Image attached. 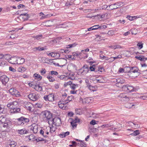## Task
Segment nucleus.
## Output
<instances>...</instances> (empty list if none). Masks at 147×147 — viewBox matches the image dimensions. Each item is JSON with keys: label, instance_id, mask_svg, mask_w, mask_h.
<instances>
[{"label": "nucleus", "instance_id": "nucleus-1", "mask_svg": "<svg viewBox=\"0 0 147 147\" xmlns=\"http://www.w3.org/2000/svg\"><path fill=\"white\" fill-rule=\"evenodd\" d=\"M16 120L18 125L22 126L27 125L30 121V119L29 118H27L23 116L16 119Z\"/></svg>", "mask_w": 147, "mask_h": 147}, {"label": "nucleus", "instance_id": "nucleus-2", "mask_svg": "<svg viewBox=\"0 0 147 147\" xmlns=\"http://www.w3.org/2000/svg\"><path fill=\"white\" fill-rule=\"evenodd\" d=\"M0 121L2 123V126L4 129H6V131L7 130L9 129V126L8 124L10 121L8 120H6V118L4 117L3 116H1L0 117Z\"/></svg>", "mask_w": 147, "mask_h": 147}, {"label": "nucleus", "instance_id": "nucleus-3", "mask_svg": "<svg viewBox=\"0 0 147 147\" xmlns=\"http://www.w3.org/2000/svg\"><path fill=\"white\" fill-rule=\"evenodd\" d=\"M49 124L54 125L56 126H58L61 123V119L59 117H55L52 118L51 120L48 121Z\"/></svg>", "mask_w": 147, "mask_h": 147}, {"label": "nucleus", "instance_id": "nucleus-4", "mask_svg": "<svg viewBox=\"0 0 147 147\" xmlns=\"http://www.w3.org/2000/svg\"><path fill=\"white\" fill-rule=\"evenodd\" d=\"M42 114L43 116V117L45 120L47 119L48 121L50 120H51L52 119V114L49 111H45L42 112Z\"/></svg>", "mask_w": 147, "mask_h": 147}, {"label": "nucleus", "instance_id": "nucleus-5", "mask_svg": "<svg viewBox=\"0 0 147 147\" xmlns=\"http://www.w3.org/2000/svg\"><path fill=\"white\" fill-rule=\"evenodd\" d=\"M9 92L12 95L17 97L21 96L20 93L14 88H11L9 90Z\"/></svg>", "mask_w": 147, "mask_h": 147}, {"label": "nucleus", "instance_id": "nucleus-6", "mask_svg": "<svg viewBox=\"0 0 147 147\" xmlns=\"http://www.w3.org/2000/svg\"><path fill=\"white\" fill-rule=\"evenodd\" d=\"M28 98L32 101H35L39 98L38 94L36 93H33L29 94L28 96Z\"/></svg>", "mask_w": 147, "mask_h": 147}, {"label": "nucleus", "instance_id": "nucleus-7", "mask_svg": "<svg viewBox=\"0 0 147 147\" xmlns=\"http://www.w3.org/2000/svg\"><path fill=\"white\" fill-rule=\"evenodd\" d=\"M19 100L16 101H13L12 102H9L7 105V107L9 108V109H11L13 107H18L19 105Z\"/></svg>", "mask_w": 147, "mask_h": 147}, {"label": "nucleus", "instance_id": "nucleus-8", "mask_svg": "<svg viewBox=\"0 0 147 147\" xmlns=\"http://www.w3.org/2000/svg\"><path fill=\"white\" fill-rule=\"evenodd\" d=\"M9 78L5 75H3L0 77V80L2 83L4 85L6 84L9 81Z\"/></svg>", "mask_w": 147, "mask_h": 147}, {"label": "nucleus", "instance_id": "nucleus-9", "mask_svg": "<svg viewBox=\"0 0 147 147\" xmlns=\"http://www.w3.org/2000/svg\"><path fill=\"white\" fill-rule=\"evenodd\" d=\"M24 106L27 110L29 111H31L32 107H33V105L30 102H24Z\"/></svg>", "mask_w": 147, "mask_h": 147}, {"label": "nucleus", "instance_id": "nucleus-10", "mask_svg": "<svg viewBox=\"0 0 147 147\" xmlns=\"http://www.w3.org/2000/svg\"><path fill=\"white\" fill-rule=\"evenodd\" d=\"M93 30H102L105 29L107 28V26L105 25H97L92 26Z\"/></svg>", "mask_w": 147, "mask_h": 147}, {"label": "nucleus", "instance_id": "nucleus-11", "mask_svg": "<svg viewBox=\"0 0 147 147\" xmlns=\"http://www.w3.org/2000/svg\"><path fill=\"white\" fill-rule=\"evenodd\" d=\"M119 97L122 98L123 100L127 101L129 100V97L126 95L125 93H121L119 96Z\"/></svg>", "mask_w": 147, "mask_h": 147}, {"label": "nucleus", "instance_id": "nucleus-12", "mask_svg": "<svg viewBox=\"0 0 147 147\" xmlns=\"http://www.w3.org/2000/svg\"><path fill=\"white\" fill-rule=\"evenodd\" d=\"M18 57H11V58L9 60V62L13 64H17V59Z\"/></svg>", "mask_w": 147, "mask_h": 147}, {"label": "nucleus", "instance_id": "nucleus-13", "mask_svg": "<svg viewBox=\"0 0 147 147\" xmlns=\"http://www.w3.org/2000/svg\"><path fill=\"white\" fill-rule=\"evenodd\" d=\"M135 58L138 60H140L141 61H143L147 64V57H146L143 55H141L140 56H136Z\"/></svg>", "mask_w": 147, "mask_h": 147}, {"label": "nucleus", "instance_id": "nucleus-14", "mask_svg": "<svg viewBox=\"0 0 147 147\" xmlns=\"http://www.w3.org/2000/svg\"><path fill=\"white\" fill-rule=\"evenodd\" d=\"M123 88H126L127 90L129 92L135 91L136 90V89L134 88L133 86H123Z\"/></svg>", "mask_w": 147, "mask_h": 147}, {"label": "nucleus", "instance_id": "nucleus-15", "mask_svg": "<svg viewBox=\"0 0 147 147\" xmlns=\"http://www.w3.org/2000/svg\"><path fill=\"white\" fill-rule=\"evenodd\" d=\"M140 74V73H129L128 75L131 78H134L138 76Z\"/></svg>", "mask_w": 147, "mask_h": 147}, {"label": "nucleus", "instance_id": "nucleus-16", "mask_svg": "<svg viewBox=\"0 0 147 147\" xmlns=\"http://www.w3.org/2000/svg\"><path fill=\"white\" fill-rule=\"evenodd\" d=\"M16 107L10 109V112L12 113H19L20 110V109Z\"/></svg>", "mask_w": 147, "mask_h": 147}, {"label": "nucleus", "instance_id": "nucleus-17", "mask_svg": "<svg viewBox=\"0 0 147 147\" xmlns=\"http://www.w3.org/2000/svg\"><path fill=\"white\" fill-rule=\"evenodd\" d=\"M31 129L33 131L34 133H36L37 132V125L34 123L31 125Z\"/></svg>", "mask_w": 147, "mask_h": 147}, {"label": "nucleus", "instance_id": "nucleus-18", "mask_svg": "<svg viewBox=\"0 0 147 147\" xmlns=\"http://www.w3.org/2000/svg\"><path fill=\"white\" fill-rule=\"evenodd\" d=\"M140 71L137 67H131L130 73H140Z\"/></svg>", "mask_w": 147, "mask_h": 147}, {"label": "nucleus", "instance_id": "nucleus-19", "mask_svg": "<svg viewBox=\"0 0 147 147\" xmlns=\"http://www.w3.org/2000/svg\"><path fill=\"white\" fill-rule=\"evenodd\" d=\"M17 132H18L19 134L21 135L26 134L28 133L27 131L25 128L21 129H18L17 130Z\"/></svg>", "mask_w": 147, "mask_h": 147}, {"label": "nucleus", "instance_id": "nucleus-20", "mask_svg": "<svg viewBox=\"0 0 147 147\" xmlns=\"http://www.w3.org/2000/svg\"><path fill=\"white\" fill-rule=\"evenodd\" d=\"M17 64H23L25 61V59L23 58H20L18 57Z\"/></svg>", "mask_w": 147, "mask_h": 147}, {"label": "nucleus", "instance_id": "nucleus-21", "mask_svg": "<svg viewBox=\"0 0 147 147\" xmlns=\"http://www.w3.org/2000/svg\"><path fill=\"white\" fill-rule=\"evenodd\" d=\"M48 101L53 102L55 100V97L54 94H52L48 95Z\"/></svg>", "mask_w": 147, "mask_h": 147}, {"label": "nucleus", "instance_id": "nucleus-22", "mask_svg": "<svg viewBox=\"0 0 147 147\" xmlns=\"http://www.w3.org/2000/svg\"><path fill=\"white\" fill-rule=\"evenodd\" d=\"M109 8L108 9L113 10L118 8L117 6L116 5V4L115 3L111 4V5H109Z\"/></svg>", "mask_w": 147, "mask_h": 147}, {"label": "nucleus", "instance_id": "nucleus-23", "mask_svg": "<svg viewBox=\"0 0 147 147\" xmlns=\"http://www.w3.org/2000/svg\"><path fill=\"white\" fill-rule=\"evenodd\" d=\"M20 16H23L22 18L24 19V20H27L29 18V15L26 13H22L20 15Z\"/></svg>", "mask_w": 147, "mask_h": 147}, {"label": "nucleus", "instance_id": "nucleus-24", "mask_svg": "<svg viewBox=\"0 0 147 147\" xmlns=\"http://www.w3.org/2000/svg\"><path fill=\"white\" fill-rule=\"evenodd\" d=\"M26 70V68L23 66H20L18 68V71L19 72H24Z\"/></svg>", "mask_w": 147, "mask_h": 147}, {"label": "nucleus", "instance_id": "nucleus-25", "mask_svg": "<svg viewBox=\"0 0 147 147\" xmlns=\"http://www.w3.org/2000/svg\"><path fill=\"white\" fill-rule=\"evenodd\" d=\"M17 145V143L14 141H11L10 143L8 144V147H15Z\"/></svg>", "mask_w": 147, "mask_h": 147}, {"label": "nucleus", "instance_id": "nucleus-26", "mask_svg": "<svg viewBox=\"0 0 147 147\" xmlns=\"http://www.w3.org/2000/svg\"><path fill=\"white\" fill-rule=\"evenodd\" d=\"M34 77L35 79L38 80H41L42 78V77L40 75L36 73H35L34 74Z\"/></svg>", "mask_w": 147, "mask_h": 147}, {"label": "nucleus", "instance_id": "nucleus-27", "mask_svg": "<svg viewBox=\"0 0 147 147\" xmlns=\"http://www.w3.org/2000/svg\"><path fill=\"white\" fill-rule=\"evenodd\" d=\"M45 49L43 47H35L32 49V50L34 51H43Z\"/></svg>", "mask_w": 147, "mask_h": 147}, {"label": "nucleus", "instance_id": "nucleus-28", "mask_svg": "<svg viewBox=\"0 0 147 147\" xmlns=\"http://www.w3.org/2000/svg\"><path fill=\"white\" fill-rule=\"evenodd\" d=\"M34 88L35 90L38 91H40L42 90V87L39 84H37L35 86Z\"/></svg>", "mask_w": 147, "mask_h": 147}, {"label": "nucleus", "instance_id": "nucleus-29", "mask_svg": "<svg viewBox=\"0 0 147 147\" xmlns=\"http://www.w3.org/2000/svg\"><path fill=\"white\" fill-rule=\"evenodd\" d=\"M135 105L133 103H127L125 104V106L127 108H131Z\"/></svg>", "mask_w": 147, "mask_h": 147}, {"label": "nucleus", "instance_id": "nucleus-30", "mask_svg": "<svg viewBox=\"0 0 147 147\" xmlns=\"http://www.w3.org/2000/svg\"><path fill=\"white\" fill-rule=\"evenodd\" d=\"M5 110L4 109L3 106L0 105V114H5Z\"/></svg>", "mask_w": 147, "mask_h": 147}, {"label": "nucleus", "instance_id": "nucleus-31", "mask_svg": "<svg viewBox=\"0 0 147 147\" xmlns=\"http://www.w3.org/2000/svg\"><path fill=\"white\" fill-rule=\"evenodd\" d=\"M131 67L126 66L124 67V72L128 73V74L130 73L131 70Z\"/></svg>", "mask_w": 147, "mask_h": 147}, {"label": "nucleus", "instance_id": "nucleus-32", "mask_svg": "<svg viewBox=\"0 0 147 147\" xmlns=\"http://www.w3.org/2000/svg\"><path fill=\"white\" fill-rule=\"evenodd\" d=\"M47 77L50 82H53L55 81V78L51 76H48Z\"/></svg>", "mask_w": 147, "mask_h": 147}, {"label": "nucleus", "instance_id": "nucleus-33", "mask_svg": "<svg viewBox=\"0 0 147 147\" xmlns=\"http://www.w3.org/2000/svg\"><path fill=\"white\" fill-rule=\"evenodd\" d=\"M74 98V96H73L71 95L67 97V98L66 100L68 102L71 101Z\"/></svg>", "mask_w": 147, "mask_h": 147}, {"label": "nucleus", "instance_id": "nucleus-34", "mask_svg": "<svg viewBox=\"0 0 147 147\" xmlns=\"http://www.w3.org/2000/svg\"><path fill=\"white\" fill-rule=\"evenodd\" d=\"M77 45V44L76 43H74L72 44L68 45H66V48L68 49L72 48V47H74L76 46Z\"/></svg>", "mask_w": 147, "mask_h": 147}, {"label": "nucleus", "instance_id": "nucleus-35", "mask_svg": "<svg viewBox=\"0 0 147 147\" xmlns=\"http://www.w3.org/2000/svg\"><path fill=\"white\" fill-rule=\"evenodd\" d=\"M11 57L10 55L7 54L5 55H3V59H5L7 60L9 62V60L11 58Z\"/></svg>", "mask_w": 147, "mask_h": 147}, {"label": "nucleus", "instance_id": "nucleus-36", "mask_svg": "<svg viewBox=\"0 0 147 147\" xmlns=\"http://www.w3.org/2000/svg\"><path fill=\"white\" fill-rule=\"evenodd\" d=\"M140 65H141V66L142 67L146 68V69L144 71H147V64H146L143 61H141L140 63Z\"/></svg>", "mask_w": 147, "mask_h": 147}, {"label": "nucleus", "instance_id": "nucleus-37", "mask_svg": "<svg viewBox=\"0 0 147 147\" xmlns=\"http://www.w3.org/2000/svg\"><path fill=\"white\" fill-rule=\"evenodd\" d=\"M53 53V55L55 56L54 57L57 58V59H58L59 57H60V54L58 52H54Z\"/></svg>", "mask_w": 147, "mask_h": 147}, {"label": "nucleus", "instance_id": "nucleus-38", "mask_svg": "<svg viewBox=\"0 0 147 147\" xmlns=\"http://www.w3.org/2000/svg\"><path fill=\"white\" fill-rule=\"evenodd\" d=\"M140 133L139 130H137L134 131L133 133L130 134V135L133 136H136L139 134Z\"/></svg>", "mask_w": 147, "mask_h": 147}, {"label": "nucleus", "instance_id": "nucleus-39", "mask_svg": "<svg viewBox=\"0 0 147 147\" xmlns=\"http://www.w3.org/2000/svg\"><path fill=\"white\" fill-rule=\"evenodd\" d=\"M83 69H86L89 70L88 66L87 65H84L81 69H79V71H81V70H82Z\"/></svg>", "mask_w": 147, "mask_h": 147}, {"label": "nucleus", "instance_id": "nucleus-40", "mask_svg": "<svg viewBox=\"0 0 147 147\" xmlns=\"http://www.w3.org/2000/svg\"><path fill=\"white\" fill-rule=\"evenodd\" d=\"M39 15L41 16V17L40 18L41 19H43L46 18H47V16H45V15L42 12H41L39 13Z\"/></svg>", "mask_w": 147, "mask_h": 147}, {"label": "nucleus", "instance_id": "nucleus-41", "mask_svg": "<svg viewBox=\"0 0 147 147\" xmlns=\"http://www.w3.org/2000/svg\"><path fill=\"white\" fill-rule=\"evenodd\" d=\"M78 84H71L70 86L71 88L73 89H75L78 87Z\"/></svg>", "mask_w": 147, "mask_h": 147}, {"label": "nucleus", "instance_id": "nucleus-42", "mask_svg": "<svg viewBox=\"0 0 147 147\" xmlns=\"http://www.w3.org/2000/svg\"><path fill=\"white\" fill-rule=\"evenodd\" d=\"M90 101V99L89 98L86 97L84 99V101H83V103H89Z\"/></svg>", "mask_w": 147, "mask_h": 147}, {"label": "nucleus", "instance_id": "nucleus-43", "mask_svg": "<svg viewBox=\"0 0 147 147\" xmlns=\"http://www.w3.org/2000/svg\"><path fill=\"white\" fill-rule=\"evenodd\" d=\"M89 70L83 69L82 70H81V71H80L81 74H86L89 71Z\"/></svg>", "mask_w": 147, "mask_h": 147}, {"label": "nucleus", "instance_id": "nucleus-44", "mask_svg": "<svg viewBox=\"0 0 147 147\" xmlns=\"http://www.w3.org/2000/svg\"><path fill=\"white\" fill-rule=\"evenodd\" d=\"M117 83L122 84L124 83L125 81L123 79H118L117 80Z\"/></svg>", "mask_w": 147, "mask_h": 147}, {"label": "nucleus", "instance_id": "nucleus-45", "mask_svg": "<svg viewBox=\"0 0 147 147\" xmlns=\"http://www.w3.org/2000/svg\"><path fill=\"white\" fill-rule=\"evenodd\" d=\"M40 72L41 74L42 75H44L46 72V71L44 68H42L41 70L40 71Z\"/></svg>", "mask_w": 147, "mask_h": 147}, {"label": "nucleus", "instance_id": "nucleus-46", "mask_svg": "<svg viewBox=\"0 0 147 147\" xmlns=\"http://www.w3.org/2000/svg\"><path fill=\"white\" fill-rule=\"evenodd\" d=\"M132 34H137V30L136 29H131L130 30Z\"/></svg>", "mask_w": 147, "mask_h": 147}, {"label": "nucleus", "instance_id": "nucleus-47", "mask_svg": "<svg viewBox=\"0 0 147 147\" xmlns=\"http://www.w3.org/2000/svg\"><path fill=\"white\" fill-rule=\"evenodd\" d=\"M137 46L138 47L139 49H141L143 47V43L139 42L137 44Z\"/></svg>", "mask_w": 147, "mask_h": 147}, {"label": "nucleus", "instance_id": "nucleus-48", "mask_svg": "<svg viewBox=\"0 0 147 147\" xmlns=\"http://www.w3.org/2000/svg\"><path fill=\"white\" fill-rule=\"evenodd\" d=\"M95 65H93L92 66H90L89 67V70L91 71H94L95 69Z\"/></svg>", "mask_w": 147, "mask_h": 147}, {"label": "nucleus", "instance_id": "nucleus-49", "mask_svg": "<svg viewBox=\"0 0 147 147\" xmlns=\"http://www.w3.org/2000/svg\"><path fill=\"white\" fill-rule=\"evenodd\" d=\"M42 34H40L34 36V38L36 39L37 40H39L40 39L42 38Z\"/></svg>", "mask_w": 147, "mask_h": 147}, {"label": "nucleus", "instance_id": "nucleus-50", "mask_svg": "<svg viewBox=\"0 0 147 147\" xmlns=\"http://www.w3.org/2000/svg\"><path fill=\"white\" fill-rule=\"evenodd\" d=\"M50 73L52 75L57 76V75L58 74V73L57 71H50Z\"/></svg>", "mask_w": 147, "mask_h": 147}, {"label": "nucleus", "instance_id": "nucleus-51", "mask_svg": "<svg viewBox=\"0 0 147 147\" xmlns=\"http://www.w3.org/2000/svg\"><path fill=\"white\" fill-rule=\"evenodd\" d=\"M100 58L102 60L105 59L107 60L109 59L108 57H105V56L103 55H100Z\"/></svg>", "mask_w": 147, "mask_h": 147}, {"label": "nucleus", "instance_id": "nucleus-52", "mask_svg": "<svg viewBox=\"0 0 147 147\" xmlns=\"http://www.w3.org/2000/svg\"><path fill=\"white\" fill-rule=\"evenodd\" d=\"M82 54L81 53L74 52L72 53L73 55L74 56H81Z\"/></svg>", "mask_w": 147, "mask_h": 147}, {"label": "nucleus", "instance_id": "nucleus-53", "mask_svg": "<svg viewBox=\"0 0 147 147\" xmlns=\"http://www.w3.org/2000/svg\"><path fill=\"white\" fill-rule=\"evenodd\" d=\"M115 4H116V5L117 6L118 8L123 5V3L122 2H117L115 3Z\"/></svg>", "mask_w": 147, "mask_h": 147}, {"label": "nucleus", "instance_id": "nucleus-54", "mask_svg": "<svg viewBox=\"0 0 147 147\" xmlns=\"http://www.w3.org/2000/svg\"><path fill=\"white\" fill-rule=\"evenodd\" d=\"M87 87L88 89H89L90 90H91L93 91H94V88L93 86H91V85H89L87 86Z\"/></svg>", "mask_w": 147, "mask_h": 147}, {"label": "nucleus", "instance_id": "nucleus-55", "mask_svg": "<svg viewBox=\"0 0 147 147\" xmlns=\"http://www.w3.org/2000/svg\"><path fill=\"white\" fill-rule=\"evenodd\" d=\"M72 84V82L71 81H70L67 82H65L64 84V86L65 87L68 85H70V86L71 84Z\"/></svg>", "mask_w": 147, "mask_h": 147}, {"label": "nucleus", "instance_id": "nucleus-56", "mask_svg": "<svg viewBox=\"0 0 147 147\" xmlns=\"http://www.w3.org/2000/svg\"><path fill=\"white\" fill-rule=\"evenodd\" d=\"M139 98L140 99L145 100L147 99V96L144 95L139 97Z\"/></svg>", "mask_w": 147, "mask_h": 147}, {"label": "nucleus", "instance_id": "nucleus-57", "mask_svg": "<svg viewBox=\"0 0 147 147\" xmlns=\"http://www.w3.org/2000/svg\"><path fill=\"white\" fill-rule=\"evenodd\" d=\"M59 107L62 109L64 107V105L61 103V102H59L58 104Z\"/></svg>", "mask_w": 147, "mask_h": 147}, {"label": "nucleus", "instance_id": "nucleus-58", "mask_svg": "<svg viewBox=\"0 0 147 147\" xmlns=\"http://www.w3.org/2000/svg\"><path fill=\"white\" fill-rule=\"evenodd\" d=\"M122 57L121 55H119L116 57H113V61H114L116 59L118 58H121Z\"/></svg>", "mask_w": 147, "mask_h": 147}, {"label": "nucleus", "instance_id": "nucleus-59", "mask_svg": "<svg viewBox=\"0 0 147 147\" xmlns=\"http://www.w3.org/2000/svg\"><path fill=\"white\" fill-rule=\"evenodd\" d=\"M59 102H61V103H62L64 105H66L67 103H68V102L67 101L65 100L64 101H60Z\"/></svg>", "mask_w": 147, "mask_h": 147}, {"label": "nucleus", "instance_id": "nucleus-60", "mask_svg": "<svg viewBox=\"0 0 147 147\" xmlns=\"http://www.w3.org/2000/svg\"><path fill=\"white\" fill-rule=\"evenodd\" d=\"M90 124L91 125H95L96 124V121L95 120H92L90 122Z\"/></svg>", "mask_w": 147, "mask_h": 147}, {"label": "nucleus", "instance_id": "nucleus-61", "mask_svg": "<svg viewBox=\"0 0 147 147\" xmlns=\"http://www.w3.org/2000/svg\"><path fill=\"white\" fill-rule=\"evenodd\" d=\"M9 71H12L13 72H15L16 71L15 69L11 67H9Z\"/></svg>", "mask_w": 147, "mask_h": 147}, {"label": "nucleus", "instance_id": "nucleus-62", "mask_svg": "<svg viewBox=\"0 0 147 147\" xmlns=\"http://www.w3.org/2000/svg\"><path fill=\"white\" fill-rule=\"evenodd\" d=\"M98 71L100 72H102L104 71V69L103 67H98Z\"/></svg>", "mask_w": 147, "mask_h": 147}, {"label": "nucleus", "instance_id": "nucleus-63", "mask_svg": "<svg viewBox=\"0 0 147 147\" xmlns=\"http://www.w3.org/2000/svg\"><path fill=\"white\" fill-rule=\"evenodd\" d=\"M71 124L73 127H76L77 126V124H76V123L73 122V121H72L71 122Z\"/></svg>", "mask_w": 147, "mask_h": 147}, {"label": "nucleus", "instance_id": "nucleus-64", "mask_svg": "<svg viewBox=\"0 0 147 147\" xmlns=\"http://www.w3.org/2000/svg\"><path fill=\"white\" fill-rule=\"evenodd\" d=\"M113 32L112 30H110L108 31L107 34L108 35H111L113 34Z\"/></svg>", "mask_w": 147, "mask_h": 147}]
</instances>
